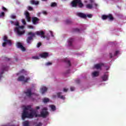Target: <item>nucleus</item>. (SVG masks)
<instances>
[{"label":"nucleus","mask_w":126,"mask_h":126,"mask_svg":"<svg viewBox=\"0 0 126 126\" xmlns=\"http://www.w3.org/2000/svg\"><path fill=\"white\" fill-rule=\"evenodd\" d=\"M47 110L48 109L46 107H44L42 109L40 114H37L36 110H33L31 108V106L28 105L24 109L22 119L25 120L26 118H33L34 116L35 118H47V116H49V112Z\"/></svg>","instance_id":"1"},{"label":"nucleus","mask_w":126,"mask_h":126,"mask_svg":"<svg viewBox=\"0 0 126 126\" xmlns=\"http://www.w3.org/2000/svg\"><path fill=\"white\" fill-rule=\"evenodd\" d=\"M14 25L16 26V27L14 28V31L16 32L18 36H22V35H23V34L25 33V31L24 30V26H20L18 21H16L14 23Z\"/></svg>","instance_id":"2"},{"label":"nucleus","mask_w":126,"mask_h":126,"mask_svg":"<svg viewBox=\"0 0 126 126\" xmlns=\"http://www.w3.org/2000/svg\"><path fill=\"white\" fill-rule=\"evenodd\" d=\"M71 3L72 7H77L78 5V7L82 8L84 6L81 0H73Z\"/></svg>","instance_id":"3"},{"label":"nucleus","mask_w":126,"mask_h":126,"mask_svg":"<svg viewBox=\"0 0 126 126\" xmlns=\"http://www.w3.org/2000/svg\"><path fill=\"white\" fill-rule=\"evenodd\" d=\"M3 40L4 42L2 44V47H5V46H6L7 44L9 45V46H11L12 44L11 43V40L8 39L6 35L4 36Z\"/></svg>","instance_id":"4"},{"label":"nucleus","mask_w":126,"mask_h":126,"mask_svg":"<svg viewBox=\"0 0 126 126\" xmlns=\"http://www.w3.org/2000/svg\"><path fill=\"white\" fill-rule=\"evenodd\" d=\"M28 35H31V36L27 37L26 40L27 42L28 43V44H31V41L33 40V37H35V33H33L31 32H28Z\"/></svg>","instance_id":"5"},{"label":"nucleus","mask_w":126,"mask_h":126,"mask_svg":"<svg viewBox=\"0 0 126 126\" xmlns=\"http://www.w3.org/2000/svg\"><path fill=\"white\" fill-rule=\"evenodd\" d=\"M28 80H30V78H27L25 79V77H24V76H20L17 79L18 81H24L25 83H27Z\"/></svg>","instance_id":"6"},{"label":"nucleus","mask_w":126,"mask_h":126,"mask_svg":"<svg viewBox=\"0 0 126 126\" xmlns=\"http://www.w3.org/2000/svg\"><path fill=\"white\" fill-rule=\"evenodd\" d=\"M35 35H37V36H40L41 38H43V39H45L46 37L45 36V32L41 31H37L34 33Z\"/></svg>","instance_id":"7"},{"label":"nucleus","mask_w":126,"mask_h":126,"mask_svg":"<svg viewBox=\"0 0 126 126\" xmlns=\"http://www.w3.org/2000/svg\"><path fill=\"white\" fill-rule=\"evenodd\" d=\"M8 70V66H3L2 67V70L0 73V79L2 77V74H3L4 71H7Z\"/></svg>","instance_id":"8"},{"label":"nucleus","mask_w":126,"mask_h":126,"mask_svg":"<svg viewBox=\"0 0 126 126\" xmlns=\"http://www.w3.org/2000/svg\"><path fill=\"white\" fill-rule=\"evenodd\" d=\"M17 48H18V49H20L23 52H25V51H26L25 47H24V46H23L22 44L20 42H18L17 43Z\"/></svg>","instance_id":"9"},{"label":"nucleus","mask_w":126,"mask_h":126,"mask_svg":"<svg viewBox=\"0 0 126 126\" xmlns=\"http://www.w3.org/2000/svg\"><path fill=\"white\" fill-rule=\"evenodd\" d=\"M25 93L28 97H31L32 96V89L31 88L28 89Z\"/></svg>","instance_id":"10"},{"label":"nucleus","mask_w":126,"mask_h":126,"mask_svg":"<svg viewBox=\"0 0 126 126\" xmlns=\"http://www.w3.org/2000/svg\"><path fill=\"white\" fill-rule=\"evenodd\" d=\"M32 22L33 24H34V25H36V24H38V22L40 21V19H39V18L36 17H32Z\"/></svg>","instance_id":"11"},{"label":"nucleus","mask_w":126,"mask_h":126,"mask_svg":"<svg viewBox=\"0 0 126 126\" xmlns=\"http://www.w3.org/2000/svg\"><path fill=\"white\" fill-rule=\"evenodd\" d=\"M25 15H26V18L27 21H28V22H30L31 21V17H30V14L28 11H26L25 12Z\"/></svg>","instance_id":"12"},{"label":"nucleus","mask_w":126,"mask_h":126,"mask_svg":"<svg viewBox=\"0 0 126 126\" xmlns=\"http://www.w3.org/2000/svg\"><path fill=\"white\" fill-rule=\"evenodd\" d=\"M49 56V53L47 52H44L43 53L39 54V57H41V58L46 59L47 57Z\"/></svg>","instance_id":"13"},{"label":"nucleus","mask_w":126,"mask_h":126,"mask_svg":"<svg viewBox=\"0 0 126 126\" xmlns=\"http://www.w3.org/2000/svg\"><path fill=\"white\" fill-rule=\"evenodd\" d=\"M77 15L81 18H86L87 17V16L83 13H77Z\"/></svg>","instance_id":"14"},{"label":"nucleus","mask_w":126,"mask_h":126,"mask_svg":"<svg viewBox=\"0 0 126 126\" xmlns=\"http://www.w3.org/2000/svg\"><path fill=\"white\" fill-rule=\"evenodd\" d=\"M57 96L60 99H62V100H64L65 99V96L62 95V92H59L57 94Z\"/></svg>","instance_id":"15"},{"label":"nucleus","mask_w":126,"mask_h":126,"mask_svg":"<svg viewBox=\"0 0 126 126\" xmlns=\"http://www.w3.org/2000/svg\"><path fill=\"white\" fill-rule=\"evenodd\" d=\"M103 65H104V64L103 63H98L94 65V67L95 68H96V69H100Z\"/></svg>","instance_id":"16"},{"label":"nucleus","mask_w":126,"mask_h":126,"mask_svg":"<svg viewBox=\"0 0 126 126\" xmlns=\"http://www.w3.org/2000/svg\"><path fill=\"white\" fill-rule=\"evenodd\" d=\"M48 90V88L46 87H43L41 88L40 91L42 93V94H44L45 92H47V91Z\"/></svg>","instance_id":"17"},{"label":"nucleus","mask_w":126,"mask_h":126,"mask_svg":"<svg viewBox=\"0 0 126 126\" xmlns=\"http://www.w3.org/2000/svg\"><path fill=\"white\" fill-rule=\"evenodd\" d=\"M63 62L64 63H67L69 66H70L71 65V64L70 63V61H69L67 58L64 59Z\"/></svg>","instance_id":"18"},{"label":"nucleus","mask_w":126,"mask_h":126,"mask_svg":"<svg viewBox=\"0 0 126 126\" xmlns=\"http://www.w3.org/2000/svg\"><path fill=\"white\" fill-rule=\"evenodd\" d=\"M92 75L93 76H94V77H96L97 76H99V71H94L92 73Z\"/></svg>","instance_id":"19"},{"label":"nucleus","mask_w":126,"mask_h":126,"mask_svg":"<svg viewBox=\"0 0 126 126\" xmlns=\"http://www.w3.org/2000/svg\"><path fill=\"white\" fill-rule=\"evenodd\" d=\"M31 3L32 4H35V5H37V4H39V1H36L35 0H32L31 1Z\"/></svg>","instance_id":"20"},{"label":"nucleus","mask_w":126,"mask_h":126,"mask_svg":"<svg viewBox=\"0 0 126 126\" xmlns=\"http://www.w3.org/2000/svg\"><path fill=\"white\" fill-rule=\"evenodd\" d=\"M107 19H109L110 21H113V20H114V17H113L112 14H109L107 15Z\"/></svg>","instance_id":"21"},{"label":"nucleus","mask_w":126,"mask_h":126,"mask_svg":"<svg viewBox=\"0 0 126 126\" xmlns=\"http://www.w3.org/2000/svg\"><path fill=\"white\" fill-rule=\"evenodd\" d=\"M72 42H73V38H69L68 41V46H72Z\"/></svg>","instance_id":"22"},{"label":"nucleus","mask_w":126,"mask_h":126,"mask_svg":"<svg viewBox=\"0 0 126 126\" xmlns=\"http://www.w3.org/2000/svg\"><path fill=\"white\" fill-rule=\"evenodd\" d=\"M86 7L89 9H92V8H93V5L92 4H87L86 5Z\"/></svg>","instance_id":"23"},{"label":"nucleus","mask_w":126,"mask_h":126,"mask_svg":"<svg viewBox=\"0 0 126 126\" xmlns=\"http://www.w3.org/2000/svg\"><path fill=\"white\" fill-rule=\"evenodd\" d=\"M102 79L103 80V81H106V80H108V76L106 74L104 75L102 77Z\"/></svg>","instance_id":"24"},{"label":"nucleus","mask_w":126,"mask_h":126,"mask_svg":"<svg viewBox=\"0 0 126 126\" xmlns=\"http://www.w3.org/2000/svg\"><path fill=\"white\" fill-rule=\"evenodd\" d=\"M50 107V108H51L52 111H56V106H55L54 105H51Z\"/></svg>","instance_id":"25"},{"label":"nucleus","mask_w":126,"mask_h":126,"mask_svg":"<svg viewBox=\"0 0 126 126\" xmlns=\"http://www.w3.org/2000/svg\"><path fill=\"white\" fill-rule=\"evenodd\" d=\"M102 18L103 20H106V19H108V15H103L102 16Z\"/></svg>","instance_id":"26"},{"label":"nucleus","mask_w":126,"mask_h":126,"mask_svg":"<svg viewBox=\"0 0 126 126\" xmlns=\"http://www.w3.org/2000/svg\"><path fill=\"white\" fill-rule=\"evenodd\" d=\"M57 5V4L56 2H52L51 4V7H56Z\"/></svg>","instance_id":"27"},{"label":"nucleus","mask_w":126,"mask_h":126,"mask_svg":"<svg viewBox=\"0 0 126 126\" xmlns=\"http://www.w3.org/2000/svg\"><path fill=\"white\" fill-rule=\"evenodd\" d=\"M49 101H50V100L48 98H44L43 99L44 103H48V102H49Z\"/></svg>","instance_id":"28"},{"label":"nucleus","mask_w":126,"mask_h":126,"mask_svg":"<svg viewBox=\"0 0 126 126\" xmlns=\"http://www.w3.org/2000/svg\"><path fill=\"white\" fill-rule=\"evenodd\" d=\"M73 30L74 32H77V33H79L80 32V30L77 28L74 29Z\"/></svg>","instance_id":"29"},{"label":"nucleus","mask_w":126,"mask_h":126,"mask_svg":"<svg viewBox=\"0 0 126 126\" xmlns=\"http://www.w3.org/2000/svg\"><path fill=\"white\" fill-rule=\"evenodd\" d=\"M24 126H29V122L28 121L24 122Z\"/></svg>","instance_id":"30"},{"label":"nucleus","mask_w":126,"mask_h":126,"mask_svg":"<svg viewBox=\"0 0 126 126\" xmlns=\"http://www.w3.org/2000/svg\"><path fill=\"white\" fill-rule=\"evenodd\" d=\"M71 23H72V22H71V20H66V24H71Z\"/></svg>","instance_id":"31"},{"label":"nucleus","mask_w":126,"mask_h":126,"mask_svg":"<svg viewBox=\"0 0 126 126\" xmlns=\"http://www.w3.org/2000/svg\"><path fill=\"white\" fill-rule=\"evenodd\" d=\"M42 46V43L41 42H38L37 44V48H40L41 46Z\"/></svg>","instance_id":"32"},{"label":"nucleus","mask_w":126,"mask_h":126,"mask_svg":"<svg viewBox=\"0 0 126 126\" xmlns=\"http://www.w3.org/2000/svg\"><path fill=\"white\" fill-rule=\"evenodd\" d=\"M32 59H33L34 60H40V58H39L38 56H33L32 57Z\"/></svg>","instance_id":"33"},{"label":"nucleus","mask_w":126,"mask_h":126,"mask_svg":"<svg viewBox=\"0 0 126 126\" xmlns=\"http://www.w3.org/2000/svg\"><path fill=\"white\" fill-rule=\"evenodd\" d=\"M28 10H30V11H32V10H33V8L30 6H29L28 7Z\"/></svg>","instance_id":"34"},{"label":"nucleus","mask_w":126,"mask_h":126,"mask_svg":"<svg viewBox=\"0 0 126 126\" xmlns=\"http://www.w3.org/2000/svg\"><path fill=\"white\" fill-rule=\"evenodd\" d=\"M3 16H4V12H2L0 13V18L3 17Z\"/></svg>","instance_id":"35"},{"label":"nucleus","mask_w":126,"mask_h":126,"mask_svg":"<svg viewBox=\"0 0 126 126\" xmlns=\"http://www.w3.org/2000/svg\"><path fill=\"white\" fill-rule=\"evenodd\" d=\"M11 18H12V19H15L16 16H15V15H11Z\"/></svg>","instance_id":"36"},{"label":"nucleus","mask_w":126,"mask_h":126,"mask_svg":"<svg viewBox=\"0 0 126 126\" xmlns=\"http://www.w3.org/2000/svg\"><path fill=\"white\" fill-rule=\"evenodd\" d=\"M22 22L23 24H24V25H26V21H25V20L22 19Z\"/></svg>","instance_id":"37"},{"label":"nucleus","mask_w":126,"mask_h":126,"mask_svg":"<svg viewBox=\"0 0 126 126\" xmlns=\"http://www.w3.org/2000/svg\"><path fill=\"white\" fill-rule=\"evenodd\" d=\"M28 27L30 29H33V28H34V27H33V26L32 25H28Z\"/></svg>","instance_id":"38"},{"label":"nucleus","mask_w":126,"mask_h":126,"mask_svg":"<svg viewBox=\"0 0 126 126\" xmlns=\"http://www.w3.org/2000/svg\"><path fill=\"white\" fill-rule=\"evenodd\" d=\"M87 17H88L89 18H92V14H88L87 15Z\"/></svg>","instance_id":"39"},{"label":"nucleus","mask_w":126,"mask_h":126,"mask_svg":"<svg viewBox=\"0 0 126 126\" xmlns=\"http://www.w3.org/2000/svg\"><path fill=\"white\" fill-rule=\"evenodd\" d=\"M42 123H41V122H39V123H38L37 124H36V125H35V126H42Z\"/></svg>","instance_id":"40"},{"label":"nucleus","mask_w":126,"mask_h":126,"mask_svg":"<svg viewBox=\"0 0 126 126\" xmlns=\"http://www.w3.org/2000/svg\"><path fill=\"white\" fill-rule=\"evenodd\" d=\"M75 82H76V83H77L78 84L79 83H80V80L77 79L75 80Z\"/></svg>","instance_id":"41"},{"label":"nucleus","mask_w":126,"mask_h":126,"mask_svg":"<svg viewBox=\"0 0 126 126\" xmlns=\"http://www.w3.org/2000/svg\"><path fill=\"white\" fill-rule=\"evenodd\" d=\"M2 10H3L4 11H6L7 10V9L3 6L2 7Z\"/></svg>","instance_id":"42"},{"label":"nucleus","mask_w":126,"mask_h":126,"mask_svg":"<svg viewBox=\"0 0 126 126\" xmlns=\"http://www.w3.org/2000/svg\"><path fill=\"white\" fill-rule=\"evenodd\" d=\"M74 89H75L74 87H70V91H74Z\"/></svg>","instance_id":"43"},{"label":"nucleus","mask_w":126,"mask_h":126,"mask_svg":"<svg viewBox=\"0 0 126 126\" xmlns=\"http://www.w3.org/2000/svg\"><path fill=\"white\" fill-rule=\"evenodd\" d=\"M42 13H43V14H44V15H47V11H43V12H42Z\"/></svg>","instance_id":"44"},{"label":"nucleus","mask_w":126,"mask_h":126,"mask_svg":"<svg viewBox=\"0 0 126 126\" xmlns=\"http://www.w3.org/2000/svg\"><path fill=\"white\" fill-rule=\"evenodd\" d=\"M68 91V89H65V88L63 89V92H67Z\"/></svg>","instance_id":"45"},{"label":"nucleus","mask_w":126,"mask_h":126,"mask_svg":"<svg viewBox=\"0 0 126 126\" xmlns=\"http://www.w3.org/2000/svg\"><path fill=\"white\" fill-rule=\"evenodd\" d=\"M118 54H119V51H116L115 52V53L114 54V56H117L118 55Z\"/></svg>","instance_id":"46"},{"label":"nucleus","mask_w":126,"mask_h":126,"mask_svg":"<svg viewBox=\"0 0 126 126\" xmlns=\"http://www.w3.org/2000/svg\"><path fill=\"white\" fill-rule=\"evenodd\" d=\"M46 64H47V65H51V64H52V63H51V62H48V63H46Z\"/></svg>","instance_id":"47"},{"label":"nucleus","mask_w":126,"mask_h":126,"mask_svg":"<svg viewBox=\"0 0 126 126\" xmlns=\"http://www.w3.org/2000/svg\"><path fill=\"white\" fill-rule=\"evenodd\" d=\"M45 38H46L47 40H50V37L47 36H45Z\"/></svg>","instance_id":"48"},{"label":"nucleus","mask_w":126,"mask_h":126,"mask_svg":"<svg viewBox=\"0 0 126 126\" xmlns=\"http://www.w3.org/2000/svg\"><path fill=\"white\" fill-rule=\"evenodd\" d=\"M90 1L91 2V3H93V2H94V1H95V0H90Z\"/></svg>","instance_id":"49"},{"label":"nucleus","mask_w":126,"mask_h":126,"mask_svg":"<svg viewBox=\"0 0 126 126\" xmlns=\"http://www.w3.org/2000/svg\"><path fill=\"white\" fill-rule=\"evenodd\" d=\"M35 109H36V110H39L40 109V107L39 106H36Z\"/></svg>","instance_id":"50"},{"label":"nucleus","mask_w":126,"mask_h":126,"mask_svg":"<svg viewBox=\"0 0 126 126\" xmlns=\"http://www.w3.org/2000/svg\"><path fill=\"white\" fill-rule=\"evenodd\" d=\"M10 23L11 24L14 25V22H13V21H10Z\"/></svg>","instance_id":"51"},{"label":"nucleus","mask_w":126,"mask_h":126,"mask_svg":"<svg viewBox=\"0 0 126 126\" xmlns=\"http://www.w3.org/2000/svg\"><path fill=\"white\" fill-rule=\"evenodd\" d=\"M50 34H51L52 37H54V34H53V32L52 31H50Z\"/></svg>","instance_id":"52"},{"label":"nucleus","mask_w":126,"mask_h":126,"mask_svg":"<svg viewBox=\"0 0 126 126\" xmlns=\"http://www.w3.org/2000/svg\"><path fill=\"white\" fill-rule=\"evenodd\" d=\"M109 56H110V58L111 59H112V58H113V56L112 55V53H110V54H109Z\"/></svg>","instance_id":"53"},{"label":"nucleus","mask_w":126,"mask_h":126,"mask_svg":"<svg viewBox=\"0 0 126 126\" xmlns=\"http://www.w3.org/2000/svg\"><path fill=\"white\" fill-rule=\"evenodd\" d=\"M94 6H95V7H97V6H98V4L97 3H94Z\"/></svg>","instance_id":"54"},{"label":"nucleus","mask_w":126,"mask_h":126,"mask_svg":"<svg viewBox=\"0 0 126 126\" xmlns=\"http://www.w3.org/2000/svg\"><path fill=\"white\" fill-rule=\"evenodd\" d=\"M66 73H69V70H68L66 71Z\"/></svg>","instance_id":"55"},{"label":"nucleus","mask_w":126,"mask_h":126,"mask_svg":"<svg viewBox=\"0 0 126 126\" xmlns=\"http://www.w3.org/2000/svg\"><path fill=\"white\" fill-rule=\"evenodd\" d=\"M43 1H47L48 0H42Z\"/></svg>","instance_id":"56"},{"label":"nucleus","mask_w":126,"mask_h":126,"mask_svg":"<svg viewBox=\"0 0 126 126\" xmlns=\"http://www.w3.org/2000/svg\"><path fill=\"white\" fill-rule=\"evenodd\" d=\"M17 61H18V59L16 58V61L17 62Z\"/></svg>","instance_id":"57"}]
</instances>
